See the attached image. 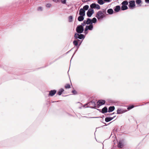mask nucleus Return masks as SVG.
Returning <instances> with one entry per match:
<instances>
[{"mask_svg": "<svg viewBox=\"0 0 149 149\" xmlns=\"http://www.w3.org/2000/svg\"><path fill=\"white\" fill-rule=\"evenodd\" d=\"M105 10L103 9L102 11H99L96 14L95 17L99 20L102 19L105 17L104 13H106Z\"/></svg>", "mask_w": 149, "mask_h": 149, "instance_id": "nucleus-1", "label": "nucleus"}, {"mask_svg": "<svg viewBox=\"0 0 149 149\" xmlns=\"http://www.w3.org/2000/svg\"><path fill=\"white\" fill-rule=\"evenodd\" d=\"M84 31V27L82 26L79 25L77 26L76 28V31L77 33L81 34Z\"/></svg>", "mask_w": 149, "mask_h": 149, "instance_id": "nucleus-2", "label": "nucleus"}, {"mask_svg": "<svg viewBox=\"0 0 149 149\" xmlns=\"http://www.w3.org/2000/svg\"><path fill=\"white\" fill-rule=\"evenodd\" d=\"M74 37L75 39H84L85 36L82 34H79V33H75L74 35Z\"/></svg>", "mask_w": 149, "mask_h": 149, "instance_id": "nucleus-3", "label": "nucleus"}, {"mask_svg": "<svg viewBox=\"0 0 149 149\" xmlns=\"http://www.w3.org/2000/svg\"><path fill=\"white\" fill-rule=\"evenodd\" d=\"M90 7L92 9L93 8H96L97 9H99L100 8V7L98 4L95 3H93L90 5Z\"/></svg>", "mask_w": 149, "mask_h": 149, "instance_id": "nucleus-4", "label": "nucleus"}, {"mask_svg": "<svg viewBox=\"0 0 149 149\" xmlns=\"http://www.w3.org/2000/svg\"><path fill=\"white\" fill-rule=\"evenodd\" d=\"M94 11L93 9L90 8L88 11L87 13V15L88 17H90L94 13Z\"/></svg>", "mask_w": 149, "mask_h": 149, "instance_id": "nucleus-5", "label": "nucleus"}, {"mask_svg": "<svg viewBox=\"0 0 149 149\" xmlns=\"http://www.w3.org/2000/svg\"><path fill=\"white\" fill-rule=\"evenodd\" d=\"M129 7L130 9H132L135 6V1L134 0L131 1L129 2Z\"/></svg>", "mask_w": 149, "mask_h": 149, "instance_id": "nucleus-6", "label": "nucleus"}, {"mask_svg": "<svg viewBox=\"0 0 149 149\" xmlns=\"http://www.w3.org/2000/svg\"><path fill=\"white\" fill-rule=\"evenodd\" d=\"M105 101L104 100H99L97 103V104L99 106H101L105 104Z\"/></svg>", "mask_w": 149, "mask_h": 149, "instance_id": "nucleus-7", "label": "nucleus"}, {"mask_svg": "<svg viewBox=\"0 0 149 149\" xmlns=\"http://www.w3.org/2000/svg\"><path fill=\"white\" fill-rule=\"evenodd\" d=\"M49 92V94L48 95L49 96H53L56 92V91L55 90H51Z\"/></svg>", "mask_w": 149, "mask_h": 149, "instance_id": "nucleus-8", "label": "nucleus"}, {"mask_svg": "<svg viewBox=\"0 0 149 149\" xmlns=\"http://www.w3.org/2000/svg\"><path fill=\"white\" fill-rule=\"evenodd\" d=\"M85 10L83 9L82 8H81L79 11V15L84 16L85 15Z\"/></svg>", "mask_w": 149, "mask_h": 149, "instance_id": "nucleus-9", "label": "nucleus"}, {"mask_svg": "<svg viewBox=\"0 0 149 149\" xmlns=\"http://www.w3.org/2000/svg\"><path fill=\"white\" fill-rule=\"evenodd\" d=\"M87 30H89L91 31L93 30V25H86V27L85 28Z\"/></svg>", "mask_w": 149, "mask_h": 149, "instance_id": "nucleus-10", "label": "nucleus"}, {"mask_svg": "<svg viewBox=\"0 0 149 149\" xmlns=\"http://www.w3.org/2000/svg\"><path fill=\"white\" fill-rule=\"evenodd\" d=\"M86 24L87 25H93L91 19L89 18H87V20H86Z\"/></svg>", "mask_w": 149, "mask_h": 149, "instance_id": "nucleus-11", "label": "nucleus"}, {"mask_svg": "<svg viewBox=\"0 0 149 149\" xmlns=\"http://www.w3.org/2000/svg\"><path fill=\"white\" fill-rule=\"evenodd\" d=\"M117 114H120L123 113L125 112L123 109H118L117 111Z\"/></svg>", "mask_w": 149, "mask_h": 149, "instance_id": "nucleus-12", "label": "nucleus"}, {"mask_svg": "<svg viewBox=\"0 0 149 149\" xmlns=\"http://www.w3.org/2000/svg\"><path fill=\"white\" fill-rule=\"evenodd\" d=\"M120 9V6H117L114 8V10L115 12H118L119 11Z\"/></svg>", "mask_w": 149, "mask_h": 149, "instance_id": "nucleus-13", "label": "nucleus"}, {"mask_svg": "<svg viewBox=\"0 0 149 149\" xmlns=\"http://www.w3.org/2000/svg\"><path fill=\"white\" fill-rule=\"evenodd\" d=\"M115 116H114L113 117H107L105 118V121L107 122H109L112 120Z\"/></svg>", "mask_w": 149, "mask_h": 149, "instance_id": "nucleus-14", "label": "nucleus"}, {"mask_svg": "<svg viewBox=\"0 0 149 149\" xmlns=\"http://www.w3.org/2000/svg\"><path fill=\"white\" fill-rule=\"evenodd\" d=\"M114 109L115 107L114 106H110L109 108L108 112L109 113L111 112Z\"/></svg>", "mask_w": 149, "mask_h": 149, "instance_id": "nucleus-15", "label": "nucleus"}, {"mask_svg": "<svg viewBox=\"0 0 149 149\" xmlns=\"http://www.w3.org/2000/svg\"><path fill=\"white\" fill-rule=\"evenodd\" d=\"M84 16L80 15L78 18V20L79 22L83 21L84 19Z\"/></svg>", "mask_w": 149, "mask_h": 149, "instance_id": "nucleus-16", "label": "nucleus"}, {"mask_svg": "<svg viewBox=\"0 0 149 149\" xmlns=\"http://www.w3.org/2000/svg\"><path fill=\"white\" fill-rule=\"evenodd\" d=\"M107 112V107H105L102 109V113H106Z\"/></svg>", "mask_w": 149, "mask_h": 149, "instance_id": "nucleus-17", "label": "nucleus"}, {"mask_svg": "<svg viewBox=\"0 0 149 149\" xmlns=\"http://www.w3.org/2000/svg\"><path fill=\"white\" fill-rule=\"evenodd\" d=\"M107 13L110 15H111L113 14V11L112 9L110 8L107 10Z\"/></svg>", "mask_w": 149, "mask_h": 149, "instance_id": "nucleus-18", "label": "nucleus"}, {"mask_svg": "<svg viewBox=\"0 0 149 149\" xmlns=\"http://www.w3.org/2000/svg\"><path fill=\"white\" fill-rule=\"evenodd\" d=\"M121 10H124L128 9L127 6L126 5H122L121 8Z\"/></svg>", "mask_w": 149, "mask_h": 149, "instance_id": "nucleus-19", "label": "nucleus"}, {"mask_svg": "<svg viewBox=\"0 0 149 149\" xmlns=\"http://www.w3.org/2000/svg\"><path fill=\"white\" fill-rule=\"evenodd\" d=\"M64 91V90L63 88H61L58 91L57 93V94L59 95H60L62 94V92H63Z\"/></svg>", "mask_w": 149, "mask_h": 149, "instance_id": "nucleus-20", "label": "nucleus"}, {"mask_svg": "<svg viewBox=\"0 0 149 149\" xmlns=\"http://www.w3.org/2000/svg\"><path fill=\"white\" fill-rule=\"evenodd\" d=\"M118 146L119 148H122L123 147V145L121 142L120 141L118 143Z\"/></svg>", "mask_w": 149, "mask_h": 149, "instance_id": "nucleus-21", "label": "nucleus"}, {"mask_svg": "<svg viewBox=\"0 0 149 149\" xmlns=\"http://www.w3.org/2000/svg\"><path fill=\"white\" fill-rule=\"evenodd\" d=\"M103 0H97L98 3L100 5H102L104 4Z\"/></svg>", "mask_w": 149, "mask_h": 149, "instance_id": "nucleus-22", "label": "nucleus"}, {"mask_svg": "<svg viewBox=\"0 0 149 149\" xmlns=\"http://www.w3.org/2000/svg\"><path fill=\"white\" fill-rule=\"evenodd\" d=\"M89 7L88 5H86L83 7V9L85 10H86L88 9Z\"/></svg>", "mask_w": 149, "mask_h": 149, "instance_id": "nucleus-23", "label": "nucleus"}, {"mask_svg": "<svg viewBox=\"0 0 149 149\" xmlns=\"http://www.w3.org/2000/svg\"><path fill=\"white\" fill-rule=\"evenodd\" d=\"M128 4V2L127 1H123L121 3V4L122 5H126V6Z\"/></svg>", "mask_w": 149, "mask_h": 149, "instance_id": "nucleus-24", "label": "nucleus"}, {"mask_svg": "<svg viewBox=\"0 0 149 149\" xmlns=\"http://www.w3.org/2000/svg\"><path fill=\"white\" fill-rule=\"evenodd\" d=\"M92 20V24L93 23H95L97 22V19L95 17L93 18Z\"/></svg>", "mask_w": 149, "mask_h": 149, "instance_id": "nucleus-25", "label": "nucleus"}, {"mask_svg": "<svg viewBox=\"0 0 149 149\" xmlns=\"http://www.w3.org/2000/svg\"><path fill=\"white\" fill-rule=\"evenodd\" d=\"M69 22H72V21L73 17L72 16H70L68 17Z\"/></svg>", "mask_w": 149, "mask_h": 149, "instance_id": "nucleus-26", "label": "nucleus"}, {"mask_svg": "<svg viewBox=\"0 0 149 149\" xmlns=\"http://www.w3.org/2000/svg\"><path fill=\"white\" fill-rule=\"evenodd\" d=\"M73 44L75 46H77L78 45V43L77 41L76 40H74L73 42Z\"/></svg>", "mask_w": 149, "mask_h": 149, "instance_id": "nucleus-27", "label": "nucleus"}, {"mask_svg": "<svg viewBox=\"0 0 149 149\" xmlns=\"http://www.w3.org/2000/svg\"><path fill=\"white\" fill-rule=\"evenodd\" d=\"M86 24V20H84V21L80 25L81 26H82L83 27V26H85Z\"/></svg>", "mask_w": 149, "mask_h": 149, "instance_id": "nucleus-28", "label": "nucleus"}, {"mask_svg": "<svg viewBox=\"0 0 149 149\" xmlns=\"http://www.w3.org/2000/svg\"><path fill=\"white\" fill-rule=\"evenodd\" d=\"M65 88H66V89L69 88H70V86L69 84H67L65 85Z\"/></svg>", "mask_w": 149, "mask_h": 149, "instance_id": "nucleus-29", "label": "nucleus"}, {"mask_svg": "<svg viewBox=\"0 0 149 149\" xmlns=\"http://www.w3.org/2000/svg\"><path fill=\"white\" fill-rule=\"evenodd\" d=\"M136 2L137 4H139L141 3V0H136Z\"/></svg>", "mask_w": 149, "mask_h": 149, "instance_id": "nucleus-30", "label": "nucleus"}, {"mask_svg": "<svg viewBox=\"0 0 149 149\" xmlns=\"http://www.w3.org/2000/svg\"><path fill=\"white\" fill-rule=\"evenodd\" d=\"M134 107V106L133 105L127 107V109L128 110H130L133 108Z\"/></svg>", "mask_w": 149, "mask_h": 149, "instance_id": "nucleus-31", "label": "nucleus"}, {"mask_svg": "<svg viewBox=\"0 0 149 149\" xmlns=\"http://www.w3.org/2000/svg\"><path fill=\"white\" fill-rule=\"evenodd\" d=\"M51 6V4L50 3H47L46 5V6L47 8H50Z\"/></svg>", "mask_w": 149, "mask_h": 149, "instance_id": "nucleus-32", "label": "nucleus"}, {"mask_svg": "<svg viewBox=\"0 0 149 149\" xmlns=\"http://www.w3.org/2000/svg\"><path fill=\"white\" fill-rule=\"evenodd\" d=\"M92 104L93 106L94 107H95V104L94 102H91L90 103V104Z\"/></svg>", "mask_w": 149, "mask_h": 149, "instance_id": "nucleus-33", "label": "nucleus"}, {"mask_svg": "<svg viewBox=\"0 0 149 149\" xmlns=\"http://www.w3.org/2000/svg\"><path fill=\"white\" fill-rule=\"evenodd\" d=\"M84 33L85 35L87 34L88 33V30H87L85 28Z\"/></svg>", "mask_w": 149, "mask_h": 149, "instance_id": "nucleus-34", "label": "nucleus"}, {"mask_svg": "<svg viewBox=\"0 0 149 149\" xmlns=\"http://www.w3.org/2000/svg\"><path fill=\"white\" fill-rule=\"evenodd\" d=\"M61 3L63 4H65L66 3V0H61Z\"/></svg>", "mask_w": 149, "mask_h": 149, "instance_id": "nucleus-35", "label": "nucleus"}, {"mask_svg": "<svg viewBox=\"0 0 149 149\" xmlns=\"http://www.w3.org/2000/svg\"><path fill=\"white\" fill-rule=\"evenodd\" d=\"M72 93H73L74 95L77 94V92L75 90H73L72 91Z\"/></svg>", "mask_w": 149, "mask_h": 149, "instance_id": "nucleus-36", "label": "nucleus"}, {"mask_svg": "<svg viewBox=\"0 0 149 149\" xmlns=\"http://www.w3.org/2000/svg\"><path fill=\"white\" fill-rule=\"evenodd\" d=\"M76 40L77 41L78 43H79V45H80L82 42V41H81L79 39H77Z\"/></svg>", "mask_w": 149, "mask_h": 149, "instance_id": "nucleus-37", "label": "nucleus"}, {"mask_svg": "<svg viewBox=\"0 0 149 149\" xmlns=\"http://www.w3.org/2000/svg\"><path fill=\"white\" fill-rule=\"evenodd\" d=\"M38 10L39 11H42V7H39L38 8Z\"/></svg>", "mask_w": 149, "mask_h": 149, "instance_id": "nucleus-38", "label": "nucleus"}, {"mask_svg": "<svg viewBox=\"0 0 149 149\" xmlns=\"http://www.w3.org/2000/svg\"><path fill=\"white\" fill-rule=\"evenodd\" d=\"M104 2H110L111 1L110 0H103Z\"/></svg>", "mask_w": 149, "mask_h": 149, "instance_id": "nucleus-39", "label": "nucleus"}, {"mask_svg": "<svg viewBox=\"0 0 149 149\" xmlns=\"http://www.w3.org/2000/svg\"><path fill=\"white\" fill-rule=\"evenodd\" d=\"M145 1L147 3H149V0H145Z\"/></svg>", "mask_w": 149, "mask_h": 149, "instance_id": "nucleus-40", "label": "nucleus"}, {"mask_svg": "<svg viewBox=\"0 0 149 149\" xmlns=\"http://www.w3.org/2000/svg\"><path fill=\"white\" fill-rule=\"evenodd\" d=\"M114 113H109V114H108V115H109V116H110L111 115H112L114 114Z\"/></svg>", "mask_w": 149, "mask_h": 149, "instance_id": "nucleus-41", "label": "nucleus"}, {"mask_svg": "<svg viewBox=\"0 0 149 149\" xmlns=\"http://www.w3.org/2000/svg\"><path fill=\"white\" fill-rule=\"evenodd\" d=\"M82 0V1H84V2H87V1H90V0Z\"/></svg>", "mask_w": 149, "mask_h": 149, "instance_id": "nucleus-42", "label": "nucleus"}, {"mask_svg": "<svg viewBox=\"0 0 149 149\" xmlns=\"http://www.w3.org/2000/svg\"><path fill=\"white\" fill-rule=\"evenodd\" d=\"M88 118H96V117H88Z\"/></svg>", "mask_w": 149, "mask_h": 149, "instance_id": "nucleus-43", "label": "nucleus"}, {"mask_svg": "<svg viewBox=\"0 0 149 149\" xmlns=\"http://www.w3.org/2000/svg\"><path fill=\"white\" fill-rule=\"evenodd\" d=\"M57 0V1H58L59 0ZM53 1H54V0H53Z\"/></svg>", "mask_w": 149, "mask_h": 149, "instance_id": "nucleus-44", "label": "nucleus"}]
</instances>
